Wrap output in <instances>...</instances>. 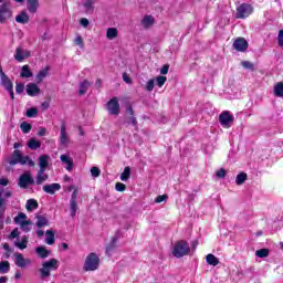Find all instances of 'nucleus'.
<instances>
[{
  "mask_svg": "<svg viewBox=\"0 0 283 283\" xmlns=\"http://www.w3.org/2000/svg\"><path fill=\"white\" fill-rule=\"evenodd\" d=\"M60 265L61 263L56 259H50L48 261H44L42 263V268L39 269V273L42 280H45V277H50L51 271H59Z\"/></svg>",
  "mask_w": 283,
  "mask_h": 283,
  "instance_id": "1",
  "label": "nucleus"
},
{
  "mask_svg": "<svg viewBox=\"0 0 283 283\" xmlns=\"http://www.w3.org/2000/svg\"><path fill=\"white\" fill-rule=\"evenodd\" d=\"M101 264V258H98V254L91 252L83 265V271L90 272V271H96Z\"/></svg>",
  "mask_w": 283,
  "mask_h": 283,
  "instance_id": "2",
  "label": "nucleus"
},
{
  "mask_svg": "<svg viewBox=\"0 0 283 283\" xmlns=\"http://www.w3.org/2000/svg\"><path fill=\"white\" fill-rule=\"evenodd\" d=\"M190 251L191 248L187 241H178L172 248V255L174 258H185V255H189Z\"/></svg>",
  "mask_w": 283,
  "mask_h": 283,
  "instance_id": "3",
  "label": "nucleus"
},
{
  "mask_svg": "<svg viewBox=\"0 0 283 283\" xmlns=\"http://www.w3.org/2000/svg\"><path fill=\"white\" fill-rule=\"evenodd\" d=\"M253 14V7L249 3H242L237 8V19H247Z\"/></svg>",
  "mask_w": 283,
  "mask_h": 283,
  "instance_id": "4",
  "label": "nucleus"
},
{
  "mask_svg": "<svg viewBox=\"0 0 283 283\" xmlns=\"http://www.w3.org/2000/svg\"><path fill=\"white\" fill-rule=\"evenodd\" d=\"M106 107L112 116H118V114L120 113V104H118V97H113L107 103Z\"/></svg>",
  "mask_w": 283,
  "mask_h": 283,
  "instance_id": "5",
  "label": "nucleus"
},
{
  "mask_svg": "<svg viewBox=\"0 0 283 283\" xmlns=\"http://www.w3.org/2000/svg\"><path fill=\"white\" fill-rule=\"evenodd\" d=\"M18 185L21 189H28V185H34V179L30 172L20 176Z\"/></svg>",
  "mask_w": 283,
  "mask_h": 283,
  "instance_id": "6",
  "label": "nucleus"
},
{
  "mask_svg": "<svg viewBox=\"0 0 283 283\" xmlns=\"http://www.w3.org/2000/svg\"><path fill=\"white\" fill-rule=\"evenodd\" d=\"M60 145H62V147H67V145H70V136L67 135V126L65 123H62L61 125Z\"/></svg>",
  "mask_w": 283,
  "mask_h": 283,
  "instance_id": "7",
  "label": "nucleus"
},
{
  "mask_svg": "<svg viewBox=\"0 0 283 283\" xmlns=\"http://www.w3.org/2000/svg\"><path fill=\"white\" fill-rule=\"evenodd\" d=\"M219 123L222 125V127H231V123H233V115L229 112H223L219 116Z\"/></svg>",
  "mask_w": 283,
  "mask_h": 283,
  "instance_id": "8",
  "label": "nucleus"
},
{
  "mask_svg": "<svg viewBox=\"0 0 283 283\" xmlns=\"http://www.w3.org/2000/svg\"><path fill=\"white\" fill-rule=\"evenodd\" d=\"M14 264L15 266H19L20 269H25V266L32 264V261L30 259H24L23 254L21 253H15L14 254Z\"/></svg>",
  "mask_w": 283,
  "mask_h": 283,
  "instance_id": "9",
  "label": "nucleus"
},
{
  "mask_svg": "<svg viewBox=\"0 0 283 283\" xmlns=\"http://www.w3.org/2000/svg\"><path fill=\"white\" fill-rule=\"evenodd\" d=\"M29 56H30V51L24 50L21 46L15 49L14 59H15V61H18V63H23V61H25V59H29Z\"/></svg>",
  "mask_w": 283,
  "mask_h": 283,
  "instance_id": "10",
  "label": "nucleus"
},
{
  "mask_svg": "<svg viewBox=\"0 0 283 283\" xmlns=\"http://www.w3.org/2000/svg\"><path fill=\"white\" fill-rule=\"evenodd\" d=\"M233 48L234 50H237V52H247V50L249 49V42H247L244 38H238L233 42Z\"/></svg>",
  "mask_w": 283,
  "mask_h": 283,
  "instance_id": "11",
  "label": "nucleus"
},
{
  "mask_svg": "<svg viewBox=\"0 0 283 283\" xmlns=\"http://www.w3.org/2000/svg\"><path fill=\"white\" fill-rule=\"evenodd\" d=\"M27 94L28 96H39L41 94V88L39 87V85L34 84V83H29L27 85Z\"/></svg>",
  "mask_w": 283,
  "mask_h": 283,
  "instance_id": "12",
  "label": "nucleus"
},
{
  "mask_svg": "<svg viewBox=\"0 0 283 283\" xmlns=\"http://www.w3.org/2000/svg\"><path fill=\"white\" fill-rule=\"evenodd\" d=\"M10 17H12V13L10 12V9H8V4L0 6V23L10 19Z\"/></svg>",
  "mask_w": 283,
  "mask_h": 283,
  "instance_id": "13",
  "label": "nucleus"
},
{
  "mask_svg": "<svg viewBox=\"0 0 283 283\" xmlns=\"http://www.w3.org/2000/svg\"><path fill=\"white\" fill-rule=\"evenodd\" d=\"M43 191L45 193H50L51 196H54V193H56V191H61V184L44 185Z\"/></svg>",
  "mask_w": 283,
  "mask_h": 283,
  "instance_id": "14",
  "label": "nucleus"
},
{
  "mask_svg": "<svg viewBox=\"0 0 283 283\" xmlns=\"http://www.w3.org/2000/svg\"><path fill=\"white\" fill-rule=\"evenodd\" d=\"M60 160L63 163V165H66V171H72V169H74V160H72L71 156L61 155Z\"/></svg>",
  "mask_w": 283,
  "mask_h": 283,
  "instance_id": "15",
  "label": "nucleus"
},
{
  "mask_svg": "<svg viewBox=\"0 0 283 283\" xmlns=\"http://www.w3.org/2000/svg\"><path fill=\"white\" fill-rule=\"evenodd\" d=\"M94 3H96V0H84L83 1V8H84V12L86 14L94 13Z\"/></svg>",
  "mask_w": 283,
  "mask_h": 283,
  "instance_id": "16",
  "label": "nucleus"
},
{
  "mask_svg": "<svg viewBox=\"0 0 283 283\" xmlns=\"http://www.w3.org/2000/svg\"><path fill=\"white\" fill-rule=\"evenodd\" d=\"M39 166L41 170L48 169V167L50 166V155H41L39 157Z\"/></svg>",
  "mask_w": 283,
  "mask_h": 283,
  "instance_id": "17",
  "label": "nucleus"
},
{
  "mask_svg": "<svg viewBox=\"0 0 283 283\" xmlns=\"http://www.w3.org/2000/svg\"><path fill=\"white\" fill-rule=\"evenodd\" d=\"M13 222L18 224V227L25 224V222H28V214L19 212L18 216L14 217Z\"/></svg>",
  "mask_w": 283,
  "mask_h": 283,
  "instance_id": "18",
  "label": "nucleus"
},
{
  "mask_svg": "<svg viewBox=\"0 0 283 283\" xmlns=\"http://www.w3.org/2000/svg\"><path fill=\"white\" fill-rule=\"evenodd\" d=\"M28 242H29L28 235H22L20 241H14V247L20 249V251H23L24 249H28Z\"/></svg>",
  "mask_w": 283,
  "mask_h": 283,
  "instance_id": "19",
  "label": "nucleus"
},
{
  "mask_svg": "<svg viewBox=\"0 0 283 283\" xmlns=\"http://www.w3.org/2000/svg\"><path fill=\"white\" fill-rule=\"evenodd\" d=\"M35 253L39 255V258L45 260V258H50V254L52 252L50 250H46L45 247H38L35 248Z\"/></svg>",
  "mask_w": 283,
  "mask_h": 283,
  "instance_id": "20",
  "label": "nucleus"
},
{
  "mask_svg": "<svg viewBox=\"0 0 283 283\" xmlns=\"http://www.w3.org/2000/svg\"><path fill=\"white\" fill-rule=\"evenodd\" d=\"M0 80H1V84L7 90V92H10V90H12V81H10L8 75H6V73H2V75L0 76Z\"/></svg>",
  "mask_w": 283,
  "mask_h": 283,
  "instance_id": "21",
  "label": "nucleus"
},
{
  "mask_svg": "<svg viewBox=\"0 0 283 283\" xmlns=\"http://www.w3.org/2000/svg\"><path fill=\"white\" fill-rule=\"evenodd\" d=\"M27 8L29 12L34 14L39 10V0H27Z\"/></svg>",
  "mask_w": 283,
  "mask_h": 283,
  "instance_id": "22",
  "label": "nucleus"
},
{
  "mask_svg": "<svg viewBox=\"0 0 283 283\" xmlns=\"http://www.w3.org/2000/svg\"><path fill=\"white\" fill-rule=\"evenodd\" d=\"M155 23V20H154V17L151 15H145L143 19H142V25L143 28H145L146 30L151 28V25H154Z\"/></svg>",
  "mask_w": 283,
  "mask_h": 283,
  "instance_id": "23",
  "label": "nucleus"
},
{
  "mask_svg": "<svg viewBox=\"0 0 283 283\" xmlns=\"http://www.w3.org/2000/svg\"><path fill=\"white\" fill-rule=\"evenodd\" d=\"M21 151L14 150L9 159V165H18V163H21Z\"/></svg>",
  "mask_w": 283,
  "mask_h": 283,
  "instance_id": "24",
  "label": "nucleus"
},
{
  "mask_svg": "<svg viewBox=\"0 0 283 283\" xmlns=\"http://www.w3.org/2000/svg\"><path fill=\"white\" fill-rule=\"evenodd\" d=\"M48 180V174H45V170H39L35 179V185H43Z\"/></svg>",
  "mask_w": 283,
  "mask_h": 283,
  "instance_id": "25",
  "label": "nucleus"
},
{
  "mask_svg": "<svg viewBox=\"0 0 283 283\" xmlns=\"http://www.w3.org/2000/svg\"><path fill=\"white\" fill-rule=\"evenodd\" d=\"M50 224V221L48 220V217L45 216H38L36 217V228L42 229V227H48Z\"/></svg>",
  "mask_w": 283,
  "mask_h": 283,
  "instance_id": "26",
  "label": "nucleus"
},
{
  "mask_svg": "<svg viewBox=\"0 0 283 283\" xmlns=\"http://www.w3.org/2000/svg\"><path fill=\"white\" fill-rule=\"evenodd\" d=\"M17 23L25 24L28 21H30V15H28V12L22 11L20 14L15 17Z\"/></svg>",
  "mask_w": 283,
  "mask_h": 283,
  "instance_id": "27",
  "label": "nucleus"
},
{
  "mask_svg": "<svg viewBox=\"0 0 283 283\" xmlns=\"http://www.w3.org/2000/svg\"><path fill=\"white\" fill-rule=\"evenodd\" d=\"M117 36H118V29L108 28L106 30V39H108V41H114V39H116Z\"/></svg>",
  "mask_w": 283,
  "mask_h": 283,
  "instance_id": "28",
  "label": "nucleus"
},
{
  "mask_svg": "<svg viewBox=\"0 0 283 283\" xmlns=\"http://www.w3.org/2000/svg\"><path fill=\"white\" fill-rule=\"evenodd\" d=\"M206 261L210 266H218L220 264V260L213 254H208Z\"/></svg>",
  "mask_w": 283,
  "mask_h": 283,
  "instance_id": "29",
  "label": "nucleus"
},
{
  "mask_svg": "<svg viewBox=\"0 0 283 283\" xmlns=\"http://www.w3.org/2000/svg\"><path fill=\"white\" fill-rule=\"evenodd\" d=\"M4 198H12V191L0 189V207L6 205Z\"/></svg>",
  "mask_w": 283,
  "mask_h": 283,
  "instance_id": "30",
  "label": "nucleus"
},
{
  "mask_svg": "<svg viewBox=\"0 0 283 283\" xmlns=\"http://www.w3.org/2000/svg\"><path fill=\"white\" fill-rule=\"evenodd\" d=\"M28 147H29V149H32L33 151H36V149H41V142H39L34 138H31L28 142Z\"/></svg>",
  "mask_w": 283,
  "mask_h": 283,
  "instance_id": "31",
  "label": "nucleus"
},
{
  "mask_svg": "<svg viewBox=\"0 0 283 283\" xmlns=\"http://www.w3.org/2000/svg\"><path fill=\"white\" fill-rule=\"evenodd\" d=\"M6 273H10V262L1 261L0 262V275H6Z\"/></svg>",
  "mask_w": 283,
  "mask_h": 283,
  "instance_id": "32",
  "label": "nucleus"
},
{
  "mask_svg": "<svg viewBox=\"0 0 283 283\" xmlns=\"http://www.w3.org/2000/svg\"><path fill=\"white\" fill-rule=\"evenodd\" d=\"M116 242H118V237H113L109 245L106 248L107 255H112L114 249H116Z\"/></svg>",
  "mask_w": 283,
  "mask_h": 283,
  "instance_id": "33",
  "label": "nucleus"
},
{
  "mask_svg": "<svg viewBox=\"0 0 283 283\" xmlns=\"http://www.w3.org/2000/svg\"><path fill=\"white\" fill-rule=\"evenodd\" d=\"M21 78H32V71H30L29 65H23L20 73Z\"/></svg>",
  "mask_w": 283,
  "mask_h": 283,
  "instance_id": "34",
  "label": "nucleus"
},
{
  "mask_svg": "<svg viewBox=\"0 0 283 283\" xmlns=\"http://www.w3.org/2000/svg\"><path fill=\"white\" fill-rule=\"evenodd\" d=\"M129 176H132V168H129V166L124 168V171L120 175V180L123 182H127V180H129Z\"/></svg>",
  "mask_w": 283,
  "mask_h": 283,
  "instance_id": "35",
  "label": "nucleus"
},
{
  "mask_svg": "<svg viewBox=\"0 0 283 283\" xmlns=\"http://www.w3.org/2000/svg\"><path fill=\"white\" fill-rule=\"evenodd\" d=\"M76 211H78V201H70L71 218H76Z\"/></svg>",
  "mask_w": 283,
  "mask_h": 283,
  "instance_id": "36",
  "label": "nucleus"
},
{
  "mask_svg": "<svg viewBox=\"0 0 283 283\" xmlns=\"http://www.w3.org/2000/svg\"><path fill=\"white\" fill-rule=\"evenodd\" d=\"M38 208H39V202H36V200L29 199L27 201V205H25L27 211H33V209H38Z\"/></svg>",
  "mask_w": 283,
  "mask_h": 283,
  "instance_id": "37",
  "label": "nucleus"
},
{
  "mask_svg": "<svg viewBox=\"0 0 283 283\" xmlns=\"http://www.w3.org/2000/svg\"><path fill=\"white\" fill-rule=\"evenodd\" d=\"M21 231L24 233H30L32 231V221L28 220L20 226Z\"/></svg>",
  "mask_w": 283,
  "mask_h": 283,
  "instance_id": "38",
  "label": "nucleus"
},
{
  "mask_svg": "<svg viewBox=\"0 0 283 283\" xmlns=\"http://www.w3.org/2000/svg\"><path fill=\"white\" fill-rule=\"evenodd\" d=\"M20 165H28L29 167H34V161L29 157L21 155Z\"/></svg>",
  "mask_w": 283,
  "mask_h": 283,
  "instance_id": "39",
  "label": "nucleus"
},
{
  "mask_svg": "<svg viewBox=\"0 0 283 283\" xmlns=\"http://www.w3.org/2000/svg\"><path fill=\"white\" fill-rule=\"evenodd\" d=\"M45 235H46V239H45L46 244L49 245L54 244V232L52 230H48L45 232Z\"/></svg>",
  "mask_w": 283,
  "mask_h": 283,
  "instance_id": "40",
  "label": "nucleus"
},
{
  "mask_svg": "<svg viewBox=\"0 0 283 283\" xmlns=\"http://www.w3.org/2000/svg\"><path fill=\"white\" fill-rule=\"evenodd\" d=\"M45 76H48V69H43L36 74V76H35L36 83H42V81H43V78H45Z\"/></svg>",
  "mask_w": 283,
  "mask_h": 283,
  "instance_id": "41",
  "label": "nucleus"
},
{
  "mask_svg": "<svg viewBox=\"0 0 283 283\" xmlns=\"http://www.w3.org/2000/svg\"><path fill=\"white\" fill-rule=\"evenodd\" d=\"M274 94L275 96L282 97L283 96V83L280 82L274 86Z\"/></svg>",
  "mask_w": 283,
  "mask_h": 283,
  "instance_id": "42",
  "label": "nucleus"
},
{
  "mask_svg": "<svg viewBox=\"0 0 283 283\" xmlns=\"http://www.w3.org/2000/svg\"><path fill=\"white\" fill-rule=\"evenodd\" d=\"M247 180V174L245 172H240L238 176H237V179H235V185L240 186V185H244V181Z\"/></svg>",
  "mask_w": 283,
  "mask_h": 283,
  "instance_id": "43",
  "label": "nucleus"
},
{
  "mask_svg": "<svg viewBox=\"0 0 283 283\" xmlns=\"http://www.w3.org/2000/svg\"><path fill=\"white\" fill-rule=\"evenodd\" d=\"M20 128L23 132V134H30V132L32 130V125H30L28 122H23L20 125Z\"/></svg>",
  "mask_w": 283,
  "mask_h": 283,
  "instance_id": "44",
  "label": "nucleus"
},
{
  "mask_svg": "<svg viewBox=\"0 0 283 283\" xmlns=\"http://www.w3.org/2000/svg\"><path fill=\"white\" fill-rule=\"evenodd\" d=\"M28 118H36L39 116V109L31 107L27 111Z\"/></svg>",
  "mask_w": 283,
  "mask_h": 283,
  "instance_id": "45",
  "label": "nucleus"
},
{
  "mask_svg": "<svg viewBox=\"0 0 283 283\" xmlns=\"http://www.w3.org/2000/svg\"><path fill=\"white\" fill-rule=\"evenodd\" d=\"M87 87H90V82L84 81L80 84V95L83 96L87 92Z\"/></svg>",
  "mask_w": 283,
  "mask_h": 283,
  "instance_id": "46",
  "label": "nucleus"
},
{
  "mask_svg": "<svg viewBox=\"0 0 283 283\" xmlns=\"http://www.w3.org/2000/svg\"><path fill=\"white\" fill-rule=\"evenodd\" d=\"M155 83L158 87H163V85H165V83H167V76H157L155 80Z\"/></svg>",
  "mask_w": 283,
  "mask_h": 283,
  "instance_id": "47",
  "label": "nucleus"
},
{
  "mask_svg": "<svg viewBox=\"0 0 283 283\" xmlns=\"http://www.w3.org/2000/svg\"><path fill=\"white\" fill-rule=\"evenodd\" d=\"M255 255L256 258H269V250L268 249L256 250Z\"/></svg>",
  "mask_w": 283,
  "mask_h": 283,
  "instance_id": "48",
  "label": "nucleus"
},
{
  "mask_svg": "<svg viewBox=\"0 0 283 283\" xmlns=\"http://www.w3.org/2000/svg\"><path fill=\"white\" fill-rule=\"evenodd\" d=\"M155 85H156V80L154 78L148 80V82L146 83V91L154 92Z\"/></svg>",
  "mask_w": 283,
  "mask_h": 283,
  "instance_id": "49",
  "label": "nucleus"
},
{
  "mask_svg": "<svg viewBox=\"0 0 283 283\" xmlns=\"http://www.w3.org/2000/svg\"><path fill=\"white\" fill-rule=\"evenodd\" d=\"M21 232H19V228H14L9 234V240H14V238H19Z\"/></svg>",
  "mask_w": 283,
  "mask_h": 283,
  "instance_id": "50",
  "label": "nucleus"
},
{
  "mask_svg": "<svg viewBox=\"0 0 283 283\" xmlns=\"http://www.w3.org/2000/svg\"><path fill=\"white\" fill-rule=\"evenodd\" d=\"M91 175L93 176V178H98V176H101V169H98V167H92Z\"/></svg>",
  "mask_w": 283,
  "mask_h": 283,
  "instance_id": "51",
  "label": "nucleus"
},
{
  "mask_svg": "<svg viewBox=\"0 0 283 283\" xmlns=\"http://www.w3.org/2000/svg\"><path fill=\"white\" fill-rule=\"evenodd\" d=\"M167 195H160L155 199L156 205H160V202H167Z\"/></svg>",
  "mask_w": 283,
  "mask_h": 283,
  "instance_id": "52",
  "label": "nucleus"
},
{
  "mask_svg": "<svg viewBox=\"0 0 283 283\" xmlns=\"http://www.w3.org/2000/svg\"><path fill=\"white\" fill-rule=\"evenodd\" d=\"M242 67H244L245 70H253V63L249 62V61H243L241 62Z\"/></svg>",
  "mask_w": 283,
  "mask_h": 283,
  "instance_id": "53",
  "label": "nucleus"
},
{
  "mask_svg": "<svg viewBox=\"0 0 283 283\" xmlns=\"http://www.w3.org/2000/svg\"><path fill=\"white\" fill-rule=\"evenodd\" d=\"M216 176H217V178H226V176H227V170H224V168H221V169H219V170L216 172Z\"/></svg>",
  "mask_w": 283,
  "mask_h": 283,
  "instance_id": "54",
  "label": "nucleus"
},
{
  "mask_svg": "<svg viewBox=\"0 0 283 283\" xmlns=\"http://www.w3.org/2000/svg\"><path fill=\"white\" fill-rule=\"evenodd\" d=\"M277 41H279V46L283 48V29L279 31Z\"/></svg>",
  "mask_w": 283,
  "mask_h": 283,
  "instance_id": "55",
  "label": "nucleus"
},
{
  "mask_svg": "<svg viewBox=\"0 0 283 283\" xmlns=\"http://www.w3.org/2000/svg\"><path fill=\"white\" fill-rule=\"evenodd\" d=\"M115 189H116V191H125L126 186H125V184L117 182V184L115 185Z\"/></svg>",
  "mask_w": 283,
  "mask_h": 283,
  "instance_id": "56",
  "label": "nucleus"
},
{
  "mask_svg": "<svg viewBox=\"0 0 283 283\" xmlns=\"http://www.w3.org/2000/svg\"><path fill=\"white\" fill-rule=\"evenodd\" d=\"M24 90H25V86L23 84H17L15 86L17 94H23Z\"/></svg>",
  "mask_w": 283,
  "mask_h": 283,
  "instance_id": "57",
  "label": "nucleus"
},
{
  "mask_svg": "<svg viewBox=\"0 0 283 283\" xmlns=\"http://www.w3.org/2000/svg\"><path fill=\"white\" fill-rule=\"evenodd\" d=\"M75 45H80V48H83V38L81 35H77L74 40Z\"/></svg>",
  "mask_w": 283,
  "mask_h": 283,
  "instance_id": "58",
  "label": "nucleus"
},
{
  "mask_svg": "<svg viewBox=\"0 0 283 283\" xmlns=\"http://www.w3.org/2000/svg\"><path fill=\"white\" fill-rule=\"evenodd\" d=\"M80 23L83 28H87V25H90V20H87L86 18H82L80 20Z\"/></svg>",
  "mask_w": 283,
  "mask_h": 283,
  "instance_id": "59",
  "label": "nucleus"
},
{
  "mask_svg": "<svg viewBox=\"0 0 283 283\" xmlns=\"http://www.w3.org/2000/svg\"><path fill=\"white\" fill-rule=\"evenodd\" d=\"M77 198H78L77 191L74 190L73 193H72V196H71L70 202H78V201H77Z\"/></svg>",
  "mask_w": 283,
  "mask_h": 283,
  "instance_id": "60",
  "label": "nucleus"
},
{
  "mask_svg": "<svg viewBox=\"0 0 283 283\" xmlns=\"http://www.w3.org/2000/svg\"><path fill=\"white\" fill-rule=\"evenodd\" d=\"M9 184L8 178H0V187H8Z\"/></svg>",
  "mask_w": 283,
  "mask_h": 283,
  "instance_id": "61",
  "label": "nucleus"
},
{
  "mask_svg": "<svg viewBox=\"0 0 283 283\" xmlns=\"http://www.w3.org/2000/svg\"><path fill=\"white\" fill-rule=\"evenodd\" d=\"M169 73V65H164L161 69H160V74H168Z\"/></svg>",
  "mask_w": 283,
  "mask_h": 283,
  "instance_id": "62",
  "label": "nucleus"
},
{
  "mask_svg": "<svg viewBox=\"0 0 283 283\" xmlns=\"http://www.w3.org/2000/svg\"><path fill=\"white\" fill-rule=\"evenodd\" d=\"M123 81H125L128 85L132 84V78L129 75H127V73L123 74Z\"/></svg>",
  "mask_w": 283,
  "mask_h": 283,
  "instance_id": "63",
  "label": "nucleus"
},
{
  "mask_svg": "<svg viewBox=\"0 0 283 283\" xmlns=\"http://www.w3.org/2000/svg\"><path fill=\"white\" fill-rule=\"evenodd\" d=\"M48 133V129L45 128H41L38 133L39 136H45V134Z\"/></svg>",
  "mask_w": 283,
  "mask_h": 283,
  "instance_id": "64",
  "label": "nucleus"
}]
</instances>
